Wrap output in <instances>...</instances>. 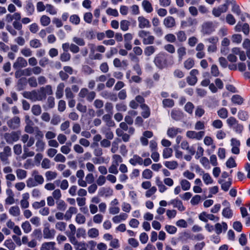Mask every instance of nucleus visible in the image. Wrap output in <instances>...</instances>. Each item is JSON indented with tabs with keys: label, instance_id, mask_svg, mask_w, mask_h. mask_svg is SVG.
I'll list each match as a JSON object with an SVG mask.
<instances>
[{
	"label": "nucleus",
	"instance_id": "f257e3e1",
	"mask_svg": "<svg viewBox=\"0 0 250 250\" xmlns=\"http://www.w3.org/2000/svg\"><path fill=\"white\" fill-rule=\"evenodd\" d=\"M21 141L24 144L23 146V153L22 156L23 159H26L28 157H33L35 155V152L29 150L35 143V139L33 137L29 136L27 134H24L21 137Z\"/></svg>",
	"mask_w": 250,
	"mask_h": 250
},
{
	"label": "nucleus",
	"instance_id": "f03ea898",
	"mask_svg": "<svg viewBox=\"0 0 250 250\" xmlns=\"http://www.w3.org/2000/svg\"><path fill=\"white\" fill-rule=\"evenodd\" d=\"M138 36L142 39L144 45H151L154 43L155 38L148 31L140 30L138 32Z\"/></svg>",
	"mask_w": 250,
	"mask_h": 250
},
{
	"label": "nucleus",
	"instance_id": "7ed1b4c3",
	"mask_svg": "<svg viewBox=\"0 0 250 250\" xmlns=\"http://www.w3.org/2000/svg\"><path fill=\"white\" fill-rule=\"evenodd\" d=\"M35 137L37 139L35 143L36 151L38 152H43L45 146V143L43 140V133L41 130H38L36 131Z\"/></svg>",
	"mask_w": 250,
	"mask_h": 250
},
{
	"label": "nucleus",
	"instance_id": "20e7f679",
	"mask_svg": "<svg viewBox=\"0 0 250 250\" xmlns=\"http://www.w3.org/2000/svg\"><path fill=\"white\" fill-rule=\"evenodd\" d=\"M167 54L165 52L158 53L154 58V62L160 69L166 67L167 65Z\"/></svg>",
	"mask_w": 250,
	"mask_h": 250
},
{
	"label": "nucleus",
	"instance_id": "39448f33",
	"mask_svg": "<svg viewBox=\"0 0 250 250\" xmlns=\"http://www.w3.org/2000/svg\"><path fill=\"white\" fill-rule=\"evenodd\" d=\"M21 132L20 131H12L10 133H5L3 138L8 144H13L19 140Z\"/></svg>",
	"mask_w": 250,
	"mask_h": 250
},
{
	"label": "nucleus",
	"instance_id": "423d86ee",
	"mask_svg": "<svg viewBox=\"0 0 250 250\" xmlns=\"http://www.w3.org/2000/svg\"><path fill=\"white\" fill-rule=\"evenodd\" d=\"M56 231L54 229H50V225L46 223L44 225L43 229V237L44 239H52L55 237Z\"/></svg>",
	"mask_w": 250,
	"mask_h": 250
},
{
	"label": "nucleus",
	"instance_id": "0eeeda50",
	"mask_svg": "<svg viewBox=\"0 0 250 250\" xmlns=\"http://www.w3.org/2000/svg\"><path fill=\"white\" fill-rule=\"evenodd\" d=\"M11 149L9 146H5L3 151L0 152V159L5 164H9L8 157L11 155Z\"/></svg>",
	"mask_w": 250,
	"mask_h": 250
},
{
	"label": "nucleus",
	"instance_id": "6e6552de",
	"mask_svg": "<svg viewBox=\"0 0 250 250\" xmlns=\"http://www.w3.org/2000/svg\"><path fill=\"white\" fill-rule=\"evenodd\" d=\"M205 132L204 131H200L196 132L195 131H188L186 132V136L188 138L191 139H196L197 140H201L205 136Z\"/></svg>",
	"mask_w": 250,
	"mask_h": 250
},
{
	"label": "nucleus",
	"instance_id": "1a4fd4ad",
	"mask_svg": "<svg viewBox=\"0 0 250 250\" xmlns=\"http://www.w3.org/2000/svg\"><path fill=\"white\" fill-rule=\"evenodd\" d=\"M214 31V26L211 22H205L202 25V32L204 35H210Z\"/></svg>",
	"mask_w": 250,
	"mask_h": 250
},
{
	"label": "nucleus",
	"instance_id": "9d476101",
	"mask_svg": "<svg viewBox=\"0 0 250 250\" xmlns=\"http://www.w3.org/2000/svg\"><path fill=\"white\" fill-rule=\"evenodd\" d=\"M241 143L239 140L236 138H232L230 140L231 151L233 154L238 155L240 153V146Z\"/></svg>",
	"mask_w": 250,
	"mask_h": 250
},
{
	"label": "nucleus",
	"instance_id": "9b49d317",
	"mask_svg": "<svg viewBox=\"0 0 250 250\" xmlns=\"http://www.w3.org/2000/svg\"><path fill=\"white\" fill-rule=\"evenodd\" d=\"M7 124L9 127L11 129H15L18 128L21 124L20 118L18 116H15L7 122Z\"/></svg>",
	"mask_w": 250,
	"mask_h": 250
},
{
	"label": "nucleus",
	"instance_id": "f8f14e48",
	"mask_svg": "<svg viewBox=\"0 0 250 250\" xmlns=\"http://www.w3.org/2000/svg\"><path fill=\"white\" fill-rule=\"evenodd\" d=\"M199 218L202 221L205 222H208V220L218 221L219 219V217L215 216L212 214H208L206 212H203L200 214Z\"/></svg>",
	"mask_w": 250,
	"mask_h": 250
},
{
	"label": "nucleus",
	"instance_id": "ddd939ff",
	"mask_svg": "<svg viewBox=\"0 0 250 250\" xmlns=\"http://www.w3.org/2000/svg\"><path fill=\"white\" fill-rule=\"evenodd\" d=\"M27 65L26 60L21 57L17 58L15 62L13 63V67L15 69L25 67Z\"/></svg>",
	"mask_w": 250,
	"mask_h": 250
},
{
	"label": "nucleus",
	"instance_id": "4468645a",
	"mask_svg": "<svg viewBox=\"0 0 250 250\" xmlns=\"http://www.w3.org/2000/svg\"><path fill=\"white\" fill-rule=\"evenodd\" d=\"M168 204L172 205L173 208H177L180 211H183L186 209L182 202L178 198L170 200Z\"/></svg>",
	"mask_w": 250,
	"mask_h": 250
},
{
	"label": "nucleus",
	"instance_id": "2eb2a0df",
	"mask_svg": "<svg viewBox=\"0 0 250 250\" xmlns=\"http://www.w3.org/2000/svg\"><path fill=\"white\" fill-rule=\"evenodd\" d=\"M228 5L224 4L212 10V14L216 17H219L222 13L226 12L228 10Z\"/></svg>",
	"mask_w": 250,
	"mask_h": 250
},
{
	"label": "nucleus",
	"instance_id": "dca6fc26",
	"mask_svg": "<svg viewBox=\"0 0 250 250\" xmlns=\"http://www.w3.org/2000/svg\"><path fill=\"white\" fill-rule=\"evenodd\" d=\"M163 24L167 28H172L175 27L176 24L175 19L171 16H168L165 18Z\"/></svg>",
	"mask_w": 250,
	"mask_h": 250
},
{
	"label": "nucleus",
	"instance_id": "f3484780",
	"mask_svg": "<svg viewBox=\"0 0 250 250\" xmlns=\"http://www.w3.org/2000/svg\"><path fill=\"white\" fill-rule=\"evenodd\" d=\"M138 21L139 22L138 26L141 29H143L145 28H148L151 26L149 20L143 16L139 17L138 18Z\"/></svg>",
	"mask_w": 250,
	"mask_h": 250
},
{
	"label": "nucleus",
	"instance_id": "a211bd4d",
	"mask_svg": "<svg viewBox=\"0 0 250 250\" xmlns=\"http://www.w3.org/2000/svg\"><path fill=\"white\" fill-rule=\"evenodd\" d=\"M182 130L178 127H169L167 132V135L171 138L175 137L177 134L181 133Z\"/></svg>",
	"mask_w": 250,
	"mask_h": 250
},
{
	"label": "nucleus",
	"instance_id": "6ab92c4d",
	"mask_svg": "<svg viewBox=\"0 0 250 250\" xmlns=\"http://www.w3.org/2000/svg\"><path fill=\"white\" fill-rule=\"evenodd\" d=\"M228 229L227 224L225 222H223L222 223H216L214 226V230L216 234H221L223 230L224 232H226Z\"/></svg>",
	"mask_w": 250,
	"mask_h": 250
},
{
	"label": "nucleus",
	"instance_id": "aec40b11",
	"mask_svg": "<svg viewBox=\"0 0 250 250\" xmlns=\"http://www.w3.org/2000/svg\"><path fill=\"white\" fill-rule=\"evenodd\" d=\"M113 190L109 187H103L100 189L99 194L101 196L108 197L112 196Z\"/></svg>",
	"mask_w": 250,
	"mask_h": 250
},
{
	"label": "nucleus",
	"instance_id": "412c9836",
	"mask_svg": "<svg viewBox=\"0 0 250 250\" xmlns=\"http://www.w3.org/2000/svg\"><path fill=\"white\" fill-rule=\"evenodd\" d=\"M140 107L142 110L141 112L142 116L145 119L149 117L151 113L149 107L146 104L140 105Z\"/></svg>",
	"mask_w": 250,
	"mask_h": 250
},
{
	"label": "nucleus",
	"instance_id": "4be33fe9",
	"mask_svg": "<svg viewBox=\"0 0 250 250\" xmlns=\"http://www.w3.org/2000/svg\"><path fill=\"white\" fill-rule=\"evenodd\" d=\"M129 163L135 166L136 165H142L143 164V159L140 156L135 154L133 156V157L130 158L129 160Z\"/></svg>",
	"mask_w": 250,
	"mask_h": 250
},
{
	"label": "nucleus",
	"instance_id": "5701e85b",
	"mask_svg": "<svg viewBox=\"0 0 250 250\" xmlns=\"http://www.w3.org/2000/svg\"><path fill=\"white\" fill-rule=\"evenodd\" d=\"M40 92L41 96L44 95V100L46 98V95H51L53 94L52 86L50 85H47L44 87H42L40 89Z\"/></svg>",
	"mask_w": 250,
	"mask_h": 250
},
{
	"label": "nucleus",
	"instance_id": "b1692460",
	"mask_svg": "<svg viewBox=\"0 0 250 250\" xmlns=\"http://www.w3.org/2000/svg\"><path fill=\"white\" fill-rule=\"evenodd\" d=\"M113 114H106L104 115L103 117V120L105 123L106 125L109 127H113L115 126V123L112 120V116Z\"/></svg>",
	"mask_w": 250,
	"mask_h": 250
},
{
	"label": "nucleus",
	"instance_id": "393cba45",
	"mask_svg": "<svg viewBox=\"0 0 250 250\" xmlns=\"http://www.w3.org/2000/svg\"><path fill=\"white\" fill-rule=\"evenodd\" d=\"M30 100L33 101L44 100V95L41 96L40 91L37 92L36 90H32L31 91Z\"/></svg>",
	"mask_w": 250,
	"mask_h": 250
},
{
	"label": "nucleus",
	"instance_id": "a878e982",
	"mask_svg": "<svg viewBox=\"0 0 250 250\" xmlns=\"http://www.w3.org/2000/svg\"><path fill=\"white\" fill-rule=\"evenodd\" d=\"M170 115L171 118L175 121L180 120L183 117V113L181 111L175 109L172 110Z\"/></svg>",
	"mask_w": 250,
	"mask_h": 250
},
{
	"label": "nucleus",
	"instance_id": "bb28decb",
	"mask_svg": "<svg viewBox=\"0 0 250 250\" xmlns=\"http://www.w3.org/2000/svg\"><path fill=\"white\" fill-rule=\"evenodd\" d=\"M56 243L54 242H44L42 244L41 250H55Z\"/></svg>",
	"mask_w": 250,
	"mask_h": 250
},
{
	"label": "nucleus",
	"instance_id": "cd10ccee",
	"mask_svg": "<svg viewBox=\"0 0 250 250\" xmlns=\"http://www.w3.org/2000/svg\"><path fill=\"white\" fill-rule=\"evenodd\" d=\"M64 88V84L62 83H60L58 85L56 92V97L57 99H59L62 97Z\"/></svg>",
	"mask_w": 250,
	"mask_h": 250
},
{
	"label": "nucleus",
	"instance_id": "c85d7f7f",
	"mask_svg": "<svg viewBox=\"0 0 250 250\" xmlns=\"http://www.w3.org/2000/svg\"><path fill=\"white\" fill-rule=\"evenodd\" d=\"M157 49L156 47L153 45H148L144 49V54L145 56L149 57L153 55Z\"/></svg>",
	"mask_w": 250,
	"mask_h": 250
},
{
	"label": "nucleus",
	"instance_id": "c756f323",
	"mask_svg": "<svg viewBox=\"0 0 250 250\" xmlns=\"http://www.w3.org/2000/svg\"><path fill=\"white\" fill-rule=\"evenodd\" d=\"M142 5L144 10L146 12L149 13L153 11V8L152 7V4L148 0H144L142 1Z\"/></svg>",
	"mask_w": 250,
	"mask_h": 250
},
{
	"label": "nucleus",
	"instance_id": "7c9ffc66",
	"mask_svg": "<svg viewBox=\"0 0 250 250\" xmlns=\"http://www.w3.org/2000/svg\"><path fill=\"white\" fill-rule=\"evenodd\" d=\"M128 217L127 214L121 213L119 215H116L112 218V221L114 223H119L122 221L125 220Z\"/></svg>",
	"mask_w": 250,
	"mask_h": 250
},
{
	"label": "nucleus",
	"instance_id": "2f4dec72",
	"mask_svg": "<svg viewBox=\"0 0 250 250\" xmlns=\"http://www.w3.org/2000/svg\"><path fill=\"white\" fill-rule=\"evenodd\" d=\"M9 213L14 217H18L21 214V210L18 206H14L10 208Z\"/></svg>",
	"mask_w": 250,
	"mask_h": 250
},
{
	"label": "nucleus",
	"instance_id": "473e14b6",
	"mask_svg": "<svg viewBox=\"0 0 250 250\" xmlns=\"http://www.w3.org/2000/svg\"><path fill=\"white\" fill-rule=\"evenodd\" d=\"M177 52L179 61L181 62L187 54L186 48L184 46H180L177 49Z\"/></svg>",
	"mask_w": 250,
	"mask_h": 250
},
{
	"label": "nucleus",
	"instance_id": "72a5a7b5",
	"mask_svg": "<svg viewBox=\"0 0 250 250\" xmlns=\"http://www.w3.org/2000/svg\"><path fill=\"white\" fill-rule=\"evenodd\" d=\"M156 184L158 187L159 192L161 193H163L167 189V187L163 184V182L161 181L160 178L158 177L156 178Z\"/></svg>",
	"mask_w": 250,
	"mask_h": 250
},
{
	"label": "nucleus",
	"instance_id": "f704fd0d",
	"mask_svg": "<svg viewBox=\"0 0 250 250\" xmlns=\"http://www.w3.org/2000/svg\"><path fill=\"white\" fill-rule=\"evenodd\" d=\"M40 23L43 26H47L51 22V19L48 16L43 15L40 18Z\"/></svg>",
	"mask_w": 250,
	"mask_h": 250
},
{
	"label": "nucleus",
	"instance_id": "c9c22d12",
	"mask_svg": "<svg viewBox=\"0 0 250 250\" xmlns=\"http://www.w3.org/2000/svg\"><path fill=\"white\" fill-rule=\"evenodd\" d=\"M231 102L236 104L241 105L244 103V99L239 95H234L231 98Z\"/></svg>",
	"mask_w": 250,
	"mask_h": 250
},
{
	"label": "nucleus",
	"instance_id": "e433bc0d",
	"mask_svg": "<svg viewBox=\"0 0 250 250\" xmlns=\"http://www.w3.org/2000/svg\"><path fill=\"white\" fill-rule=\"evenodd\" d=\"M195 64L194 61L192 58H189L184 62V68L187 70L192 68Z\"/></svg>",
	"mask_w": 250,
	"mask_h": 250
},
{
	"label": "nucleus",
	"instance_id": "4c0bfd02",
	"mask_svg": "<svg viewBox=\"0 0 250 250\" xmlns=\"http://www.w3.org/2000/svg\"><path fill=\"white\" fill-rule=\"evenodd\" d=\"M180 184L182 189L184 191L188 190L190 188L191 184L190 182L186 179H181L180 181Z\"/></svg>",
	"mask_w": 250,
	"mask_h": 250
},
{
	"label": "nucleus",
	"instance_id": "58836bf2",
	"mask_svg": "<svg viewBox=\"0 0 250 250\" xmlns=\"http://www.w3.org/2000/svg\"><path fill=\"white\" fill-rule=\"evenodd\" d=\"M21 227L25 233H28L32 230V226L28 221L23 222L21 225Z\"/></svg>",
	"mask_w": 250,
	"mask_h": 250
},
{
	"label": "nucleus",
	"instance_id": "ea45409f",
	"mask_svg": "<svg viewBox=\"0 0 250 250\" xmlns=\"http://www.w3.org/2000/svg\"><path fill=\"white\" fill-rule=\"evenodd\" d=\"M202 178L203 180L206 185L211 184L213 182V180L208 173H204V171H202Z\"/></svg>",
	"mask_w": 250,
	"mask_h": 250
},
{
	"label": "nucleus",
	"instance_id": "a19ab883",
	"mask_svg": "<svg viewBox=\"0 0 250 250\" xmlns=\"http://www.w3.org/2000/svg\"><path fill=\"white\" fill-rule=\"evenodd\" d=\"M176 35L178 42H183L187 40L186 33L184 31H179L176 33Z\"/></svg>",
	"mask_w": 250,
	"mask_h": 250
},
{
	"label": "nucleus",
	"instance_id": "79ce46f5",
	"mask_svg": "<svg viewBox=\"0 0 250 250\" xmlns=\"http://www.w3.org/2000/svg\"><path fill=\"white\" fill-rule=\"evenodd\" d=\"M45 176L47 181L53 180L57 177V173L56 171H47L45 173Z\"/></svg>",
	"mask_w": 250,
	"mask_h": 250
},
{
	"label": "nucleus",
	"instance_id": "37998d69",
	"mask_svg": "<svg viewBox=\"0 0 250 250\" xmlns=\"http://www.w3.org/2000/svg\"><path fill=\"white\" fill-rule=\"evenodd\" d=\"M33 176L34 177V180L37 183L38 185H41L44 182V179L42 175L39 174L37 171H34L33 172Z\"/></svg>",
	"mask_w": 250,
	"mask_h": 250
},
{
	"label": "nucleus",
	"instance_id": "c03bdc74",
	"mask_svg": "<svg viewBox=\"0 0 250 250\" xmlns=\"http://www.w3.org/2000/svg\"><path fill=\"white\" fill-rule=\"evenodd\" d=\"M87 235L89 237L94 238L97 237L99 235V230L96 228H91L88 229Z\"/></svg>",
	"mask_w": 250,
	"mask_h": 250
},
{
	"label": "nucleus",
	"instance_id": "a18cd8bd",
	"mask_svg": "<svg viewBox=\"0 0 250 250\" xmlns=\"http://www.w3.org/2000/svg\"><path fill=\"white\" fill-rule=\"evenodd\" d=\"M16 173L17 178L20 180L25 179L27 176V171L22 169H17Z\"/></svg>",
	"mask_w": 250,
	"mask_h": 250
},
{
	"label": "nucleus",
	"instance_id": "49530a36",
	"mask_svg": "<svg viewBox=\"0 0 250 250\" xmlns=\"http://www.w3.org/2000/svg\"><path fill=\"white\" fill-rule=\"evenodd\" d=\"M165 166L169 169H175L178 166V163L175 161H166L164 163Z\"/></svg>",
	"mask_w": 250,
	"mask_h": 250
},
{
	"label": "nucleus",
	"instance_id": "de8ad7c7",
	"mask_svg": "<svg viewBox=\"0 0 250 250\" xmlns=\"http://www.w3.org/2000/svg\"><path fill=\"white\" fill-rule=\"evenodd\" d=\"M26 11L28 16L32 15L35 11V7L31 2H28L25 6Z\"/></svg>",
	"mask_w": 250,
	"mask_h": 250
},
{
	"label": "nucleus",
	"instance_id": "09e8293b",
	"mask_svg": "<svg viewBox=\"0 0 250 250\" xmlns=\"http://www.w3.org/2000/svg\"><path fill=\"white\" fill-rule=\"evenodd\" d=\"M30 46L34 48H40L42 46L41 41L37 39L31 40L29 42Z\"/></svg>",
	"mask_w": 250,
	"mask_h": 250
},
{
	"label": "nucleus",
	"instance_id": "8fccbe9b",
	"mask_svg": "<svg viewBox=\"0 0 250 250\" xmlns=\"http://www.w3.org/2000/svg\"><path fill=\"white\" fill-rule=\"evenodd\" d=\"M219 117L222 119H226L228 116V111L225 108L222 107L217 111Z\"/></svg>",
	"mask_w": 250,
	"mask_h": 250
},
{
	"label": "nucleus",
	"instance_id": "3c124183",
	"mask_svg": "<svg viewBox=\"0 0 250 250\" xmlns=\"http://www.w3.org/2000/svg\"><path fill=\"white\" fill-rule=\"evenodd\" d=\"M222 215L225 218H230L233 215V212L229 207H227L223 209Z\"/></svg>",
	"mask_w": 250,
	"mask_h": 250
},
{
	"label": "nucleus",
	"instance_id": "603ef678",
	"mask_svg": "<svg viewBox=\"0 0 250 250\" xmlns=\"http://www.w3.org/2000/svg\"><path fill=\"white\" fill-rule=\"evenodd\" d=\"M70 22L74 25H78L80 23L81 19L78 15L74 14L69 18Z\"/></svg>",
	"mask_w": 250,
	"mask_h": 250
},
{
	"label": "nucleus",
	"instance_id": "864d4df0",
	"mask_svg": "<svg viewBox=\"0 0 250 250\" xmlns=\"http://www.w3.org/2000/svg\"><path fill=\"white\" fill-rule=\"evenodd\" d=\"M130 22L126 20H124L120 22V28L123 31H126L128 30L130 26Z\"/></svg>",
	"mask_w": 250,
	"mask_h": 250
},
{
	"label": "nucleus",
	"instance_id": "5fc2aeb1",
	"mask_svg": "<svg viewBox=\"0 0 250 250\" xmlns=\"http://www.w3.org/2000/svg\"><path fill=\"white\" fill-rule=\"evenodd\" d=\"M46 12L48 13L50 15H54L57 13V10L55 7L51 4H46L45 5Z\"/></svg>",
	"mask_w": 250,
	"mask_h": 250
},
{
	"label": "nucleus",
	"instance_id": "6e6d98bb",
	"mask_svg": "<svg viewBox=\"0 0 250 250\" xmlns=\"http://www.w3.org/2000/svg\"><path fill=\"white\" fill-rule=\"evenodd\" d=\"M173 150L171 148L166 147L163 150V157L164 159H167L172 155Z\"/></svg>",
	"mask_w": 250,
	"mask_h": 250
},
{
	"label": "nucleus",
	"instance_id": "4d7b16f0",
	"mask_svg": "<svg viewBox=\"0 0 250 250\" xmlns=\"http://www.w3.org/2000/svg\"><path fill=\"white\" fill-rule=\"evenodd\" d=\"M165 229L167 233L170 234H175L177 230V228L172 225H166Z\"/></svg>",
	"mask_w": 250,
	"mask_h": 250
},
{
	"label": "nucleus",
	"instance_id": "13d9d810",
	"mask_svg": "<svg viewBox=\"0 0 250 250\" xmlns=\"http://www.w3.org/2000/svg\"><path fill=\"white\" fill-rule=\"evenodd\" d=\"M162 103L164 107H172L174 105V101L171 99H165Z\"/></svg>",
	"mask_w": 250,
	"mask_h": 250
},
{
	"label": "nucleus",
	"instance_id": "bf43d9fd",
	"mask_svg": "<svg viewBox=\"0 0 250 250\" xmlns=\"http://www.w3.org/2000/svg\"><path fill=\"white\" fill-rule=\"evenodd\" d=\"M86 220L85 217L81 213H78L75 218L76 222L80 225L85 223Z\"/></svg>",
	"mask_w": 250,
	"mask_h": 250
},
{
	"label": "nucleus",
	"instance_id": "052dcab7",
	"mask_svg": "<svg viewBox=\"0 0 250 250\" xmlns=\"http://www.w3.org/2000/svg\"><path fill=\"white\" fill-rule=\"evenodd\" d=\"M31 111L34 115L39 116L42 112V108L40 105L36 104L32 106Z\"/></svg>",
	"mask_w": 250,
	"mask_h": 250
},
{
	"label": "nucleus",
	"instance_id": "680f3d73",
	"mask_svg": "<svg viewBox=\"0 0 250 250\" xmlns=\"http://www.w3.org/2000/svg\"><path fill=\"white\" fill-rule=\"evenodd\" d=\"M238 117L240 120L245 121L248 119L249 115L247 112L241 110L238 113Z\"/></svg>",
	"mask_w": 250,
	"mask_h": 250
},
{
	"label": "nucleus",
	"instance_id": "e2e57ef3",
	"mask_svg": "<svg viewBox=\"0 0 250 250\" xmlns=\"http://www.w3.org/2000/svg\"><path fill=\"white\" fill-rule=\"evenodd\" d=\"M165 40L168 42L174 43L176 41V38L175 35L172 33L167 34L165 37Z\"/></svg>",
	"mask_w": 250,
	"mask_h": 250
},
{
	"label": "nucleus",
	"instance_id": "0e129e2a",
	"mask_svg": "<svg viewBox=\"0 0 250 250\" xmlns=\"http://www.w3.org/2000/svg\"><path fill=\"white\" fill-rule=\"evenodd\" d=\"M72 41L76 43V45L79 46H84L85 44V41L83 39L78 37H74L72 38Z\"/></svg>",
	"mask_w": 250,
	"mask_h": 250
},
{
	"label": "nucleus",
	"instance_id": "69168bd1",
	"mask_svg": "<svg viewBox=\"0 0 250 250\" xmlns=\"http://www.w3.org/2000/svg\"><path fill=\"white\" fill-rule=\"evenodd\" d=\"M232 128L236 133L241 134L244 130V126L238 122Z\"/></svg>",
	"mask_w": 250,
	"mask_h": 250
},
{
	"label": "nucleus",
	"instance_id": "338daca9",
	"mask_svg": "<svg viewBox=\"0 0 250 250\" xmlns=\"http://www.w3.org/2000/svg\"><path fill=\"white\" fill-rule=\"evenodd\" d=\"M238 122V121L234 117H230L227 120V123L230 128H232Z\"/></svg>",
	"mask_w": 250,
	"mask_h": 250
},
{
	"label": "nucleus",
	"instance_id": "774afa93",
	"mask_svg": "<svg viewBox=\"0 0 250 250\" xmlns=\"http://www.w3.org/2000/svg\"><path fill=\"white\" fill-rule=\"evenodd\" d=\"M104 109L107 114L113 113V105L111 103L106 102L104 105Z\"/></svg>",
	"mask_w": 250,
	"mask_h": 250
}]
</instances>
